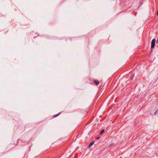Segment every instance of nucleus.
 Returning <instances> with one entry per match:
<instances>
[{"instance_id":"1","label":"nucleus","mask_w":158,"mask_h":158,"mask_svg":"<svg viewBox=\"0 0 158 158\" xmlns=\"http://www.w3.org/2000/svg\"><path fill=\"white\" fill-rule=\"evenodd\" d=\"M156 39L155 38L153 39L151 42V48L152 49L153 48L155 45V44L156 42Z\"/></svg>"},{"instance_id":"2","label":"nucleus","mask_w":158,"mask_h":158,"mask_svg":"<svg viewBox=\"0 0 158 158\" xmlns=\"http://www.w3.org/2000/svg\"><path fill=\"white\" fill-rule=\"evenodd\" d=\"M94 82L96 85H98L99 84V82L97 80H94Z\"/></svg>"},{"instance_id":"3","label":"nucleus","mask_w":158,"mask_h":158,"mask_svg":"<svg viewBox=\"0 0 158 158\" xmlns=\"http://www.w3.org/2000/svg\"><path fill=\"white\" fill-rule=\"evenodd\" d=\"M94 143V142H92L90 143L89 146V147H90L91 146H92Z\"/></svg>"},{"instance_id":"4","label":"nucleus","mask_w":158,"mask_h":158,"mask_svg":"<svg viewBox=\"0 0 158 158\" xmlns=\"http://www.w3.org/2000/svg\"><path fill=\"white\" fill-rule=\"evenodd\" d=\"M104 129H103V130H102L101 131V132H100V133L101 134H102V133L104 132Z\"/></svg>"},{"instance_id":"5","label":"nucleus","mask_w":158,"mask_h":158,"mask_svg":"<svg viewBox=\"0 0 158 158\" xmlns=\"http://www.w3.org/2000/svg\"><path fill=\"white\" fill-rule=\"evenodd\" d=\"M60 114V113H58V114H57L56 115H54V117H56L57 116H58Z\"/></svg>"},{"instance_id":"6","label":"nucleus","mask_w":158,"mask_h":158,"mask_svg":"<svg viewBox=\"0 0 158 158\" xmlns=\"http://www.w3.org/2000/svg\"><path fill=\"white\" fill-rule=\"evenodd\" d=\"M156 113H157V110H156L155 113V114L156 115Z\"/></svg>"},{"instance_id":"7","label":"nucleus","mask_w":158,"mask_h":158,"mask_svg":"<svg viewBox=\"0 0 158 158\" xmlns=\"http://www.w3.org/2000/svg\"><path fill=\"white\" fill-rule=\"evenodd\" d=\"M100 138V137H98L97 138V139H98Z\"/></svg>"},{"instance_id":"8","label":"nucleus","mask_w":158,"mask_h":158,"mask_svg":"<svg viewBox=\"0 0 158 158\" xmlns=\"http://www.w3.org/2000/svg\"><path fill=\"white\" fill-rule=\"evenodd\" d=\"M157 15H158V11L157 12Z\"/></svg>"}]
</instances>
